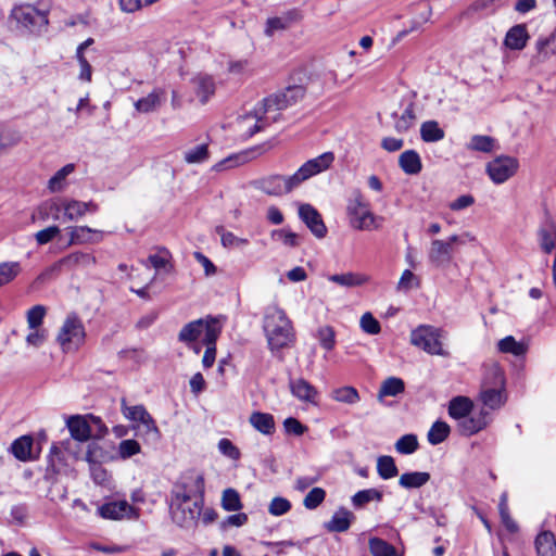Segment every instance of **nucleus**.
Listing matches in <instances>:
<instances>
[{
  "instance_id": "37",
  "label": "nucleus",
  "mask_w": 556,
  "mask_h": 556,
  "mask_svg": "<svg viewBox=\"0 0 556 556\" xmlns=\"http://www.w3.org/2000/svg\"><path fill=\"white\" fill-rule=\"evenodd\" d=\"M430 473L425 471H413L401 475L399 484L404 489H418L428 483Z\"/></svg>"
},
{
  "instance_id": "44",
  "label": "nucleus",
  "mask_w": 556,
  "mask_h": 556,
  "mask_svg": "<svg viewBox=\"0 0 556 556\" xmlns=\"http://www.w3.org/2000/svg\"><path fill=\"white\" fill-rule=\"evenodd\" d=\"M444 130L440 128L438 122L427 121L421 124L420 136L425 142H437L444 138Z\"/></svg>"
},
{
  "instance_id": "50",
  "label": "nucleus",
  "mask_w": 556,
  "mask_h": 556,
  "mask_svg": "<svg viewBox=\"0 0 556 556\" xmlns=\"http://www.w3.org/2000/svg\"><path fill=\"white\" fill-rule=\"evenodd\" d=\"M22 271L18 262H4L0 264V287L10 283Z\"/></svg>"
},
{
  "instance_id": "1",
  "label": "nucleus",
  "mask_w": 556,
  "mask_h": 556,
  "mask_svg": "<svg viewBox=\"0 0 556 556\" xmlns=\"http://www.w3.org/2000/svg\"><path fill=\"white\" fill-rule=\"evenodd\" d=\"M333 161L334 154L325 152L305 162L293 175H270L258 179L255 185L257 189L268 195L281 197L292 192L311 177L328 169Z\"/></svg>"
},
{
  "instance_id": "7",
  "label": "nucleus",
  "mask_w": 556,
  "mask_h": 556,
  "mask_svg": "<svg viewBox=\"0 0 556 556\" xmlns=\"http://www.w3.org/2000/svg\"><path fill=\"white\" fill-rule=\"evenodd\" d=\"M442 331L429 325H421L410 332V343L428 354L448 356L441 342Z\"/></svg>"
},
{
  "instance_id": "4",
  "label": "nucleus",
  "mask_w": 556,
  "mask_h": 556,
  "mask_svg": "<svg viewBox=\"0 0 556 556\" xmlns=\"http://www.w3.org/2000/svg\"><path fill=\"white\" fill-rule=\"evenodd\" d=\"M9 20L15 23L17 29L37 35L45 31L49 24L48 12L40 11L28 3L13 7Z\"/></svg>"
},
{
  "instance_id": "6",
  "label": "nucleus",
  "mask_w": 556,
  "mask_h": 556,
  "mask_svg": "<svg viewBox=\"0 0 556 556\" xmlns=\"http://www.w3.org/2000/svg\"><path fill=\"white\" fill-rule=\"evenodd\" d=\"M86 339V331L83 321L76 314H70L61 326L56 342L64 353L76 352Z\"/></svg>"
},
{
  "instance_id": "62",
  "label": "nucleus",
  "mask_w": 556,
  "mask_h": 556,
  "mask_svg": "<svg viewBox=\"0 0 556 556\" xmlns=\"http://www.w3.org/2000/svg\"><path fill=\"white\" fill-rule=\"evenodd\" d=\"M290 509V501L280 496L274 497L268 505V513L273 516H282L287 514Z\"/></svg>"
},
{
  "instance_id": "59",
  "label": "nucleus",
  "mask_w": 556,
  "mask_h": 556,
  "mask_svg": "<svg viewBox=\"0 0 556 556\" xmlns=\"http://www.w3.org/2000/svg\"><path fill=\"white\" fill-rule=\"evenodd\" d=\"M47 309L43 305H35L27 311L26 318L28 328H40Z\"/></svg>"
},
{
  "instance_id": "45",
  "label": "nucleus",
  "mask_w": 556,
  "mask_h": 556,
  "mask_svg": "<svg viewBox=\"0 0 556 556\" xmlns=\"http://www.w3.org/2000/svg\"><path fill=\"white\" fill-rule=\"evenodd\" d=\"M382 500V492L377 489H366L358 491L352 496V504L355 508H362L369 502H380Z\"/></svg>"
},
{
  "instance_id": "38",
  "label": "nucleus",
  "mask_w": 556,
  "mask_h": 556,
  "mask_svg": "<svg viewBox=\"0 0 556 556\" xmlns=\"http://www.w3.org/2000/svg\"><path fill=\"white\" fill-rule=\"evenodd\" d=\"M197 86L195 92L202 104H205L208 99L215 93V83L212 77L200 75L194 78Z\"/></svg>"
},
{
  "instance_id": "30",
  "label": "nucleus",
  "mask_w": 556,
  "mask_h": 556,
  "mask_svg": "<svg viewBox=\"0 0 556 556\" xmlns=\"http://www.w3.org/2000/svg\"><path fill=\"white\" fill-rule=\"evenodd\" d=\"M102 450L97 444H90L86 453V460L91 465L93 479L98 483H102L106 479V471L99 465Z\"/></svg>"
},
{
  "instance_id": "64",
  "label": "nucleus",
  "mask_w": 556,
  "mask_h": 556,
  "mask_svg": "<svg viewBox=\"0 0 556 556\" xmlns=\"http://www.w3.org/2000/svg\"><path fill=\"white\" fill-rule=\"evenodd\" d=\"M361 328L368 334H378L381 330L379 321L371 313H365L361 317Z\"/></svg>"
},
{
  "instance_id": "11",
  "label": "nucleus",
  "mask_w": 556,
  "mask_h": 556,
  "mask_svg": "<svg viewBox=\"0 0 556 556\" xmlns=\"http://www.w3.org/2000/svg\"><path fill=\"white\" fill-rule=\"evenodd\" d=\"M203 508V498L194 500L169 509L172 520L181 528H192L200 519Z\"/></svg>"
},
{
  "instance_id": "61",
  "label": "nucleus",
  "mask_w": 556,
  "mask_h": 556,
  "mask_svg": "<svg viewBox=\"0 0 556 556\" xmlns=\"http://www.w3.org/2000/svg\"><path fill=\"white\" fill-rule=\"evenodd\" d=\"M140 444L134 439L123 440L118 444V455L123 459H127L138 453H140Z\"/></svg>"
},
{
  "instance_id": "25",
  "label": "nucleus",
  "mask_w": 556,
  "mask_h": 556,
  "mask_svg": "<svg viewBox=\"0 0 556 556\" xmlns=\"http://www.w3.org/2000/svg\"><path fill=\"white\" fill-rule=\"evenodd\" d=\"M354 515L345 509H338L331 517V519L325 522L324 527L328 532H345L350 529Z\"/></svg>"
},
{
  "instance_id": "33",
  "label": "nucleus",
  "mask_w": 556,
  "mask_h": 556,
  "mask_svg": "<svg viewBox=\"0 0 556 556\" xmlns=\"http://www.w3.org/2000/svg\"><path fill=\"white\" fill-rule=\"evenodd\" d=\"M481 387L505 389L504 371L497 364H491L484 368Z\"/></svg>"
},
{
  "instance_id": "27",
  "label": "nucleus",
  "mask_w": 556,
  "mask_h": 556,
  "mask_svg": "<svg viewBox=\"0 0 556 556\" xmlns=\"http://www.w3.org/2000/svg\"><path fill=\"white\" fill-rule=\"evenodd\" d=\"M71 437L78 441L85 442L91 435V429L88 421L81 416H72L66 421Z\"/></svg>"
},
{
  "instance_id": "29",
  "label": "nucleus",
  "mask_w": 556,
  "mask_h": 556,
  "mask_svg": "<svg viewBox=\"0 0 556 556\" xmlns=\"http://www.w3.org/2000/svg\"><path fill=\"white\" fill-rule=\"evenodd\" d=\"M64 268L72 270L77 267L89 268L96 265L97 260L92 254L74 252L61 258Z\"/></svg>"
},
{
  "instance_id": "55",
  "label": "nucleus",
  "mask_w": 556,
  "mask_h": 556,
  "mask_svg": "<svg viewBox=\"0 0 556 556\" xmlns=\"http://www.w3.org/2000/svg\"><path fill=\"white\" fill-rule=\"evenodd\" d=\"M317 339L326 351H331L336 346V332L331 326L320 327L317 331Z\"/></svg>"
},
{
  "instance_id": "13",
  "label": "nucleus",
  "mask_w": 556,
  "mask_h": 556,
  "mask_svg": "<svg viewBox=\"0 0 556 556\" xmlns=\"http://www.w3.org/2000/svg\"><path fill=\"white\" fill-rule=\"evenodd\" d=\"M122 412L127 419L139 421L147 434L152 435L154 439L160 438V430L143 405L127 406L126 401L122 400Z\"/></svg>"
},
{
  "instance_id": "31",
  "label": "nucleus",
  "mask_w": 556,
  "mask_h": 556,
  "mask_svg": "<svg viewBox=\"0 0 556 556\" xmlns=\"http://www.w3.org/2000/svg\"><path fill=\"white\" fill-rule=\"evenodd\" d=\"M249 421L251 426L262 434L270 435L275 432V419L273 415L268 413L253 412L250 415Z\"/></svg>"
},
{
  "instance_id": "52",
  "label": "nucleus",
  "mask_w": 556,
  "mask_h": 556,
  "mask_svg": "<svg viewBox=\"0 0 556 556\" xmlns=\"http://www.w3.org/2000/svg\"><path fill=\"white\" fill-rule=\"evenodd\" d=\"M222 507L227 511H237L242 508L240 495L235 489H226L222 495Z\"/></svg>"
},
{
  "instance_id": "47",
  "label": "nucleus",
  "mask_w": 556,
  "mask_h": 556,
  "mask_svg": "<svg viewBox=\"0 0 556 556\" xmlns=\"http://www.w3.org/2000/svg\"><path fill=\"white\" fill-rule=\"evenodd\" d=\"M372 556H399L394 546L379 538H371L368 542Z\"/></svg>"
},
{
  "instance_id": "48",
  "label": "nucleus",
  "mask_w": 556,
  "mask_h": 556,
  "mask_svg": "<svg viewBox=\"0 0 556 556\" xmlns=\"http://www.w3.org/2000/svg\"><path fill=\"white\" fill-rule=\"evenodd\" d=\"M497 346L502 353H509L515 356L523 355L527 352V345L522 342L516 341L511 336H507L500 340Z\"/></svg>"
},
{
  "instance_id": "35",
  "label": "nucleus",
  "mask_w": 556,
  "mask_h": 556,
  "mask_svg": "<svg viewBox=\"0 0 556 556\" xmlns=\"http://www.w3.org/2000/svg\"><path fill=\"white\" fill-rule=\"evenodd\" d=\"M538 556H556V541L551 531L541 532L535 539Z\"/></svg>"
},
{
  "instance_id": "34",
  "label": "nucleus",
  "mask_w": 556,
  "mask_h": 556,
  "mask_svg": "<svg viewBox=\"0 0 556 556\" xmlns=\"http://www.w3.org/2000/svg\"><path fill=\"white\" fill-rule=\"evenodd\" d=\"M331 282L345 288L359 287L369 281V277L361 273L334 274L328 277Z\"/></svg>"
},
{
  "instance_id": "51",
  "label": "nucleus",
  "mask_w": 556,
  "mask_h": 556,
  "mask_svg": "<svg viewBox=\"0 0 556 556\" xmlns=\"http://www.w3.org/2000/svg\"><path fill=\"white\" fill-rule=\"evenodd\" d=\"M210 151L206 143L199 144L185 152L184 159L188 164H200L208 160Z\"/></svg>"
},
{
  "instance_id": "18",
  "label": "nucleus",
  "mask_w": 556,
  "mask_h": 556,
  "mask_svg": "<svg viewBox=\"0 0 556 556\" xmlns=\"http://www.w3.org/2000/svg\"><path fill=\"white\" fill-rule=\"evenodd\" d=\"M302 15L299 10H290L281 16L270 17L266 21L265 35L273 37L276 31L288 29L293 23L299 22Z\"/></svg>"
},
{
  "instance_id": "22",
  "label": "nucleus",
  "mask_w": 556,
  "mask_h": 556,
  "mask_svg": "<svg viewBox=\"0 0 556 556\" xmlns=\"http://www.w3.org/2000/svg\"><path fill=\"white\" fill-rule=\"evenodd\" d=\"M289 387L292 395L302 402L314 403L318 395L316 388L303 378L290 380Z\"/></svg>"
},
{
  "instance_id": "3",
  "label": "nucleus",
  "mask_w": 556,
  "mask_h": 556,
  "mask_svg": "<svg viewBox=\"0 0 556 556\" xmlns=\"http://www.w3.org/2000/svg\"><path fill=\"white\" fill-rule=\"evenodd\" d=\"M350 224L357 230L378 229L381 226L382 217L376 216L370 211V204L359 192H353L346 206Z\"/></svg>"
},
{
  "instance_id": "53",
  "label": "nucleus",
  "mask_w": 556,
  "mask_h": 556,
  "mask_svg": "<svg viewBox=\"0 0 556 556\" xmlns=\"http://www.w3.org/2000/svg\"><path fill=\"white\" fill-rule=\"evenodd\" d=\"M248 161H249V153L248 152L232 154V155L222 160L220 162L216 163L213 166V169L216 170V172H222L224 169L237 167V166H239L241 164L247 163Z\"/></svg>"
},
{
  "instance_id": "43",
  "label": "nucleus",
  "mask_w": 556,
  "mask_h": 556,
  "mask_svg": "<svg viewBox=\"0 0 556 556\" xmlns=\"http://www.w3.org/2000/svg\"><path fill=\"white\" fill-rule=\"evenodd\" d=\"M33 447V439L29 435H23L16 439L11 445L13 455L22 462L30 459Z\"/></svg>"
},
{
  "instance_id": "14",
  "label": "nucleus",
  "mask_w": 556,
  "mask_h": 556,
  "mask_svg": "<svg viewBox=\"0 0 556 556\" xmlns=\"http://www.w3.org/2000/svg\"><path fill=\"white\" fill-rule=\"evenodd\" d=\"M454 256V243L451 242V237L446 240L434 239L431 241L428 260L430 264L435 267L448 266Z\"/></svg>"
},
{
  "instance_id": "63",
  "label": "nucleus",
  "mask_w": 556,
  "mask_h": 556,
  "mask_svg": "<svg viewBox=\"0 0 556 556\" xmlns=\"http://www.w3.org/2000/svg\"><path fill=\"white\" fill-rule=\"evenodd\" d=\"M271 238L280 240L287 247H298L300 244L299 236L286 229H275L271 231Z\"/></svg>"
},
{
  "instance_id": "41",
  "label": "nucleus",
  "mask_w": 556,
  "mask_h": 556,
  "mask_svg": "<svg viewBox=\"0 0 556 556\" xmlns=\"http://www.w3.org/2000/svg\"><path fill=\"white\" fill-rule=\"evenodd\" d=\"M393 117L395 118L394 128L397 132L403 134L408 131L416 122L414 104L409 103L400 116L394 113Z\"/></svg>"
},
{
  "instance_id": "23",
  "label": "nucleus",
  "mask_w": 556,
  "mask_h": 556,
  "mask_svg": "<svg viewBox=\"0 0 556 556\" xmlns=\"http://www.w3.org/2000/svg\"><path fill=\"white\" fill-rule=\"evenodd\" d=\"M479 400L486 408L492 410L500 409L506 402L505 389L481 387Z\"/></svg>"
},
{
  "instance_id": "49",
  "label": "nucleus",
  "mask_w": 556,
  "mask_h": 556,
  "mask_svg": "<svg viewBox=\"0 0 556 556\" xmlns=\"http://www.w3.org/2000/svg\"><path fill=\"white\" fill-rule=\"evenodd\" d=\"M377 471L378 475L384 480L395 477L399 472L395 462L391 456L378 457Z\"/></svg>"
},
{
  "instance_id": "54",
  "label": "nucleus",
  "mask_w": 556,
  "mask_h": 556,
  "mask_svg": "<svg viewBox=\"0 0 556 556\" xmlns=\"http://www.w3.org/2000/svg\"><path fill=\"white\" fill-rule=\"evenodd\" d=\"M418 448V440L415 434H405L395 443V450L400 454H413Z\"/></svg>"
},
{
  "instance_id": "26",
  "label": "nucleus",
  "mask_w": 556,
  "mask_h": 556,
  "mask_svg": "<svg viewBox=\"0 0 556 556\" xmlns=\"http://www.w3.org/2000/svg\"><path fill=\"white\" fill-rule=\"evenodd\" d=\"M529 40V34L526 25L518 24L513 26L506 34L504 45L510 50H522L527 41Z\"/></svg>"
},
{
  "instance_id": "16",
  "label": "nucleus",
  "mask_w": 556,
  "mask_h": 556,
  "mask_svg": "<svg viewBox=\"0 0 556 556\" xmlns=\"http://www.w3.org/2000/svg\"><path fill=\"white\" fill-rule=\"evenodd\" d=\"M299 217L307 226L311 232L318 239L327 235V227L319 212L311 204L304 203L299 206Z\"/></svg>"
},
{
  "instance_id": "19",
  "label": "nucleus",
  "mask_w": 556,
  "mask_h": 556,
  "mask_svg": "<svg viewBox=\"0 0 556 556\" xmlns=\"http://www.w3.org/2000/svg\"><path fill=\"white\" fill-rule=\"evenodd\" d=\"M70 244L98 243L102 241L103 232L88 226H73L67 228Z\"/></svg>"
},
{
  "instance_id": "28",
  "label": "nucleus",
  "mask_w": 556,
  "mask_h": 556,
  "mask_svg": "<svg viewBox=\"0 0 556 556\" xmlns=\"http://www.w3.org/2000/svg\"><path fill=\"white\" fill-rule=\"evenodd\" d=\"M75 170V164L70 163L60 168L47 184V188L51 193H58L64 191L67 186V177Z\"/></svg>"
},
{
  "instance_id": "2",
  "label": "nucleus",
  "mask_w": 556,
  "mask_h": 556,
  "mask_svg": "<svg viewBox=\"0 0 556 556\" xmlns=\"http://www.w3.org/2000/svg\"><path fill=\"white\" fill-rule=\"evenodd\" d=\"M263 328L271 351L287 348L293 340L292 324L285 311L278 306L266 308Z\"/></svg>"
},
{
  "instance_id": "10",
  "label": "nucleus",
  "mask_w": 556,
  "mask_h": 556,
  "mask_svg": "<svg viewBox=\"0 0 556 556\" xmlns=\"http://www.w3.org/2000/svg\"><path fill=\"white\" fill-rule=\"evenodd\" d=\"M51 208L55 211L63 210L66 220L76 222L83 218L87 213L92 214L98 212L99 205L92 200L84 202L75 199H62L60 203L52 202Z\"/></svg>"
},
{
  "instance_id": "36",
  "label": "nucleus",
  "mask_w": 556,
  "mask_h": 556,
  "mask_svg": "<svg viewBox=\"0 0 556 556\" xmlns=\"http://www.w3.org/2000/svg\"><path fill=\"white\" fill-rule=\"evenodd\" d=\"M472 402L466 396H456L451 400L448 405V415L458 421L470 414Z\"/></svg>"
},
{
  "instance_id": "57",
  "label": "nucleus",
  "mask_w": 556,
  "mask_h": 556,
  "mask_svg": "<svg viewBox=\"0 0 556 556\" xmlns=\"http://www.w3.org/2000/svg\"><path fill=\"white\" fill-rule=\"evenodd\" d=\"M498 511H500L501 519H502V522L505 526V528L510 532L517 531L518 526L513 520V518L510 517L509 511H508L507 494L506 493H503L501 496V501L498 504Z\"/></svg>"
},
{
  "instance_id": "12",
  "label": "nucleus",
  "mask_w": 556,
  "mask_h": 556,
  "mask_svg": "<svg viewBox=\"0 0 556 556\" xmlns=\"http://www.w3.org/2000/svg\"><path fill=\"white\" fill-rule=\"evenodd\" d=\"M519 166L518 160L511 156H498L486 165V172L495 184H503L515 175Z\"/></svg>"
},
{
  "instance_id": "58",
  "label": "nucleus",
  "mask_w": 556,
  "mask_h": 556,
  "mask_svg": "<svg viewBox=\"0 0 556 556\" xmlns=\"http://www.w3.org/2000/svg\"><path fill=\"white\" fill-rule=\"evenodd\" d=\"M20 141L21 136L18 134L0 129V156L16 147Z\"/></svg>"
},
{
  "instance_id": "20",
  "label": "nucleus",
  "mask_w": 556,
  "mask_h": 556,
  "mask_svg": "<svg viewBox=\"0 0 556 556\" xmlns=\"http://www.w3.org/2000/svg\"><path fill=\"white\" fill-rule=\"evenodd\" d=\"M488 412L482 409L478 415H467L458 421V429L463 435H472L489 425Z\"/></svg>"
},
{
  "instance_id": "21",
  "label": "nucleus",
  "mask_w": 556,
  "mask_h": 556,
  "mask_svg": "<svg viewBox=\"0 0 556 556\" xmlns=\"http://www.w3.org/2000/svg\"><path fill=\"white\" fill-rule=\"evenodd\" d=\"M166 92L162 88H154L147 97L135 102V109L139 113H151L156 111L164 102Z\"/></svg>"
},
{
  "instance_id": "39",
  "label": "nucleus",
  "mask_w": 556,
  "mask_h": 556,
  "mask_svg": "<svg viewBox=\"0 0 556 556\" xmlns=\"http://www.w3.org/2000/svg\"><path fill=\"white\" fill-rule=\"evenodd\" d=\"M405 390V383L401 378L389 377L382 381L378 392V400H382L386 396H397Z\"/></svg>"
},
{
  "instance_id": "15",
  "label": "nucleus",
  "mask_w": 556,
  "mask_h": 556,
  "mask_svg": "<svg viewBox=\"0 0 556 556\" xmlns=\"http://www.w3.org/2000/svg\"><path fill=\"white\" fill-rule=\"evenodd\" d=\"M99 515L104 519L121 520L123 518L138 519L139 510L127 501H112L98 508Z\"/></svg>"
},
{
  "instance_id": "17",
  "label": "nucleus",
  "mask_w": 556,
  "mask_h": 556,
  "mask_svg": "<svg viewBox=\"0 0 556 556\" xmlns=\"http://www.w3.org/2000/svg\"><path fill=\"white\" fill-rule=\"evenodd\" d=\"M79 443L80 442L71 437V439L63 441L60 446L53 445L51 448L49 468H51L53 472L60 473L62 471L61 462L64 457V453L77 459L80 450Z\"/></svg>"
},
{
  "instance_id": "56",
  "label": "nucleus",
  "mask_w": 556,
  "mask_h": 556,
  "mask_svg": "<svg viewBox=\"0 0 556 556\" xmlns=\"http://www.w3.org/2000/svg\"><path fill=\"white\" fill-rule=\"evenodd\" d=\"M494 147V139L490 136L476 135L470 139L468 149L480 152H491Z\"/></svg>"
},
{
  "instance_id": "9",
  "label": "nucleus",
  "mask_w": 556,
  "mask_h": 556,
  "mask_svg": "<svg viewBox=\"0 0 556 556\" xmlns=\"http://www.w3.org/2000/svg\"><path fill=\"white\" fill-rule=\"evenodd\" d=\"M304 96L305 89L302 86H290L282 91H278L265 98L262 102L263 113L285 110L303 99Z\"/></svg>"
},
{
  "instance_id": "5",
  "label": "nucleus",
  "mask_w": 556,
  "mask_h": 556,
  "mask_svg": "<svg viewBox=\"0 0 556 556\" xmlns=\"http://www.w3.org/2000/svg\"><path fill=\"white\" fill-rule=\"evenodd\" d=\"M205 491L204 478L199 473H189L173 485L170 491L169 509L191 501L203 498Z\"/></svg>"
},
{
  "instance_id": "46",
  "label": "nucleus",
  "mask_w": 556,
  "mask_h": 556,
  "mask_svg": "<svg viewBox=\"0 0 556 556\" xmlns=\"http://www.w3.org/2000/svg\"><path fill=\"white\" fill-rule=\"evenodd\" d=\"M450 426L445 421L437 420L428 432V441L432 445H438L445 441L450 434Z\"/></svg>"
},
{
  "instance_id": "8",
  "label": "nucleus",
  "mask_w": 556,
  "mask_h": 556,
  "mask_svg": "<svg viewBox=\"0 0 556 556\" xmlns=\"http://www.w3.org/2000/svg\"><path fill=\"white\" fill-rule=\"evenodd\" d=\"M212 329L216 331V334H220L222 332V326L216 318L211 316L200 318L186 324L178 333V340L190 345L202 334L205 337Z\"/></svg>"
},
{
  "instance_id": "42",
  "label": "nucleus",
  "mask_w": 556,
  "mask_h": 556,
  "mask_svg": "<svg viewBox=\"0 0 556 556\" xmlns=\"http://www.w3.org/2000/svg\"><path fill=\"white\" fill-rule=\"evenodd\" d=\"M219 334H216L214 329L203 337V344L206 346L204 352L202 364L204 368H211L214 365L216 358V341Z\"/></svg>"
},
{
  "instance_id": "24",
  "label": "nucleus",
  "mask_w": 556,
  "mask_h": 556,
  "mask_svg": "<svg viewBox=\"0 0 556 556\" xmlns=\"http://www.w3.org/2000/svg\"><path fill=\"white\" fill-rule=\"evenodd\" d=\"M536 53L533 60L542 63L556 53V26L555 29L546 37H540L535 42Z\"/></svg>"
},
{
  "instance_id": "60",
  "label": "nucleus",
  "mask_w": 556,
  "mask_h": 556,
  "mask_svg": "<svg viewBox=\"0 0 556 556\" xmlns=\"http://www.w3.org/2000/svg\"><path fill=\"white\" fill-rule=\"evenodd\" d=\"M326 492L321 488H313L304 497L303 505L307 509L317 508L325 500Z\"/></svg>"
},
{
  "instance_id": "32",
  "label": "nucleus",
  "mask_w": 556,
  "mask_h": 556,
  "mask_svg": "<svg viewBox=\"0 0 556 556\" xmlns=\"http://www.w3.org/2000/svg\"><path fill=\"white\" fill-rule=\"evenodd\" d=\"M399 165L407 175H417L422 169L421 159L415 150H406L399 157Z\"/></svg>"
},
{
  "instance_id": "40",
  "label": "nucleus",
  "mask_w": 556,
  "mask_h": 556,
  "mask_svg": "<svg viewBox=\"0 0 556 556\" xmlns=\"http://www.w3.org/2000/svg\"><path fill=\"white\" fill-rule=\"evenodd\" d=\"M330 397L336 402L354 405L359 402V393L358 391L351 386H344L340 388H336L331 391Z\"/></svg>"
}]
</instances>
